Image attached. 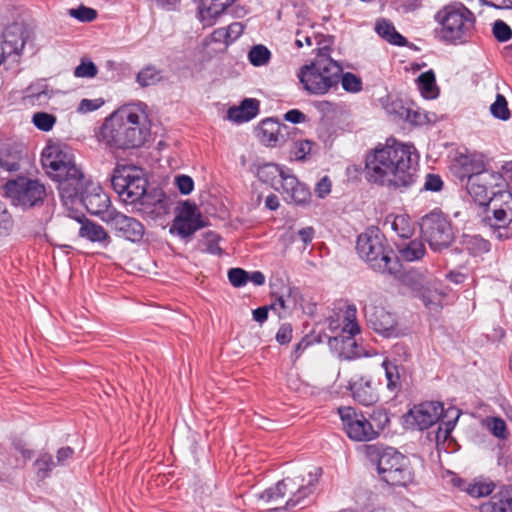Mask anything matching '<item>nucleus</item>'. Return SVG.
<instances>
[{"mask_svg":"<svg viewBox=\"0 0 512 512\" xmlns=\"http://www.w3.org/2000/svg\"><path fill=\"white\" fill-rule=\"evenodd\" d=\"M418 154L412 144L393 140L365 156L364 175L369 184L403 191L418 179Z\"/></svg>","mask_w":512,"mask_h":512,"instance_id":"obj_1","label":"nucleus"},{"mask_svg":"<svg viewBox=\"0 0 512 512\" xmlns=\"http://www.w3.org/2000/svg\"><path fill=\"white\" fill-rule=\"evenodd\" d=\"M149 134L146 105L131 103L114 111L103 123L101 139L111 148L129 149L141 146Z\"/></svg>","mask_w":512,"mask_h":512,"instance_id":"obj_2","label":"nucleus"},{"mask_svg":"<svg viewBox=\"0 0 512 512\" xmlns=\"http://www.w3.org/2000/svg\"><path fill=\"white\" fill-rule=\"evenodd\" d=\"M341 74V63L331 57L328 46H323L310 63L298 69L297 78L307 94L323 96L338 89Z\"/></svg>","mask_w":512,"mask_h":512,"instance_id":"obj_3","label":"nucleus"},{"mask_svg":"<svg viewBox=\"0 0 512 512\" xmlns=\"http://www.w3.org/2000/svg\"><path fill=\"white\" fill-rule=\"evenodd\" d=\"M320 475L321 469L313 467L306 475L286 477L259 493L258 501L273 510L296 507L314 492Z\"/></svg>","mask_w":512,"mask_h":512,"instance_id":"obj_4","label":"nucleus"},{"mask_svg":"<svg viewBox=\"0 0 512 512\" xmlns=\"http://www.w3.org/2000/svg\"><path fill=\"white\" fill-rule=\"evenodd\" d=\"M251 171L262 183L280 192L288 203L301 205L310 199L309 189L289 168L275 163H257L252 165Z\"/></svg>","mask_w":512,"mask_h":512,"instance_id":"obj_5","label":"nucleus"},{"mask_svg":"<svg viewBox=\"0 0 512 512\" xmlns=\"http://www.w3.org/2000/svg\"><path fill=\"white\" fill-rule=\"evenodd\" d=\"M368 455L376 465L379 478L391 486L405 487L414 480V472L407 456L393 447H368Z\"/></svg>","mask_w":512,"mask_h":512,"instance_id":"obj_6","label":"nucleus"},{"mask_svg":"<svg viewBox=\"0 0 512 512\" xmlns=\"http://www.w3.org/2000/svg\"><path fill=\"white\" fill-rule=\"evenodd\" d=\"M437 23L436 37L446 43H456L467 38L474 27V15L461 3L442 7L434 15Z\"/></svg>","mask_w":512,"mask_h":512,"instance_id":"obj_7","label":"nucleus"},{"mask_svg":"<svg viewBox=\"0 0 512 512\" xmlns=\"http://www.w3.org/2000/svg\"><path fill=\"white\" fill-rule=\"evenodd\" d=\"M356 250L359 257L374 271L394 274L398 269V263L392 257L393 252L378 229H370L360 234Z\"/></svg>","mask_w":512,"mask_h":512,"instance_id":"obj_8","label":"nucleus"},{"mask_svg":"<svg viewBox=\"0 0 512 512\" xmlns=\"http://www.w3.org/2000/svg\"><path fill=\"white\" fill-rule=\"evenodd\" d=\"M356 314V308L348 306L342 314H336L327 318L328 330L333 334L329 338V344L337 346L341 343V353L346 355V357L360 355L355 350L356 341L354 336L360 332Z\"/></svg>","mask_w":512,"mask_h":512,"instance_id":"obj_9","label":"nucleus"},{"mask_svg":"<svg viewBox=\"0 0 512 512\" xmlns=\"http://www.w3.org/2000/svg\"><path fill=\"white\" fill-rule=\"evenodd\" d=\"M466 189L476 203L484 206L493 202L494 208L503 205L502 194L510 193L505 190V178L493 170L473 176L466 182Z\"/></svg>","mask_w":512,"mask_h":512,"instance_id":"obj_10","label":"nucleus"},{"mask_svg":"<svg viewBox=\"0 0 512 512\" xmlns=\"http://www.w3.org/2000/svg\"><path fill=\"white\" fill-rule=\"evenodd\" d=\"M119 197L127 203H135L146 193L147 181L142 169L133 165H117L111 178Z\"/></svg>","mask_w":512,"mask_h":512,"instance_id":"obj_11","label":"nucleus"},{"mask_svg":"<svg viewBox=\"0 0 512 512\" xmlns=\"http://www.w3.org/2000/svg\"><path fill=\"white\" fill-rule=\"evenodd\" d=\"M338 414L343 424V428L351 440L366 442L371 441L379 435L388 422L386 414H381L384 418L382 425L376 427L363 415L353 407H340Z\"/></svg>","mask_w":512,"mask_h":512,"instance_id":"obj_12","label":"nucleus"},{"mask_svg":"<svg viewBox=\"0 0 512 512\" xmlns=\"http://www.w3.org/2000/svg\"><path fill=\"white\" fill-rule=\"evenodd\" d=\"M422 235L434 251L447 248L454 240V232L450 222L439 211H433L420 222Z\"/></svg>","mask_w":512,"mask_h":512,"instance_id":"obj_13","label":"nucleus"},{"mask_svg":"<svg viewBox=\"0 0 512 512\" xmlns=\"http://www.w3.org/2000/svg\"><path fill=\"white\" fill-rule=\"evenodd\" d=\"M46 190L38 180L19 177L8 181L5 185V194L15 205L32 207L42 201Z\"/></svg>","mask_w":512,"mask_h":512,"instance_id":"obj_14","label":"nucleus"},{"mask_svg":"<svg viewBox=\"0 0 512 512\" xmlns=\"http://www.w3.org/2000/svg\"><path fill=\"white\" fill-rule=\"evenodd\" d=\"M205 223L195 204L184 202L175 216L169 232L183 240L189 239L196 231L203 228Z\"/></svg>","mask_w":512,"mask_h":512,"instance_id":"obj_15","label":"nucleus"},{"mask_svg":"<svg viewBox=\"0 0 512 512\" xmlns=\"http://www.w3.org/2000/svg\"><path fill=\"white\" fill-rule=\"evenodd\" d=\"M41 162L52 179L61 177L62 173L76 165L69 149L54 143L48 144L43 149Z\"/></svg>","mask_w":512,"mask_h":512,"instance_id":"obj_16","label":"nucleus"},{"mask_svg":"<svg viewBox=\"0 0 512 512\" xmlns=\"http://www.w3.org/2000/svg\"><path fill=\"white\" fill-rule=\"evenodd\" d=\"M444 408L440 402L428 401L415 405L404 416L407 427L424 430L434 425L443 415Z\"/></svg>","mask_w":512,"mask_h":512,"instance_id":"obj_17","label":"nucleus"},{"mask_svg":"<svg viewBox=\"0 0 512 512\" xmlns=\"http://www.w3.org/2000/svg\"><path fill=\"white\" fill-rule=\"evenodd\" d=\"M365 315L371 328L386 338H397L404 334L396 316L383 307L367 306Z\"/></svg>","mask_w":512,"mask_h":512,"instance_id":"obj_18","label":"nucleus"},{"mask_svg":"<svg viewBox=\"0 0 512 512\" xmlns=\"http://www.w3.org/2000/svg\"><path fill=\"white\" fill-rule=\"evenodd\" d=\"M53 180L58 182V190L65 203H73L75 199L81 198L86 191L83 173L76 165L62 173L61 177H56Z\"/></svg>","mask_w":512,"mask_h":512,"instance_id":"obj_19","label":"nucleus"},{"mask_svg":"<svg viewBox=\"0 0 512 512\" xmlns=\"http://www.w3.org/2000/svg\"><path fill=\"white\" fill-rule=\"evenodd\" d=\"M31 37L30 30L21 23L6 27L1 42V50L6 56H21L26 43Z\"/></svg>","mask_w":512,"mask_h":512,"instance_id":"obj_20","label":"nucleus"},{"mask_svg":"<svg viewBox=\"0 0 512 512\" xmlns=\"http://www.w3.org/2000/svg\"><path fill=\"white\" fill-rule=\"evenodd\" d=\"M105 221L110 223L121 236L132 242L140 241L144 235V226L141 222L120 212L112 211Z\"/></svg>","mask_w":512,"mask_h":512,"instance_id":"obj_21","label":"nucleus"},{"mask_svg":"<svg viewBox=\"0 0 512 512\" xmlns=\"http://www.w3.org/2000/svg\"><path fill=\"white\" fill-rule=\"evenodd\" d=\"M503 205L493 209V218L496 228L493 235L498 240L512 238V193L502 194Z\"/></svg>","mask_w":512,"mask_h":512,"instance_id":"obj_22","label":"nucleus"},{"mask_svg":"<svg viewBox=\"0 0 512 512\" xmlns=\"http://www.w3.org/2000/svg\"><path fill=\"white\" fill-rule=\"evenodd\" d=\"M80 201L86 207L88 212L94 215H101L103 220H105V218L108 217V214L113 211L109 208V196L99 185L92 184L90 186V190L86 189L80 198Z\"/></svg>","mask_w":512,"mask_h":512,"instance_id":"obj_23","label":"nucleus"},{"mask_svg":"<svg viewBox=\"0 0 512 512\" xmlns=\"http://www.w3.org/2000/svg\"><path fill=\"white\" fill-rule=\"evenodd\" d=\"M353 398L360 404L370 406L379 400L378 388L372 379L355 376L349 383Z\"/></svg>","mask_w":512,"mask_h":512,"instance_id":"obj_24","label":"nucleus"},{"mask_svg":"<svg viewBox=\"0 0 512 512\" xmlns=\"http://www.w3.org/2000/svg\"><path fill=\"white\" fill-rule=\"evenodd\" d=\"M451 483L454 487H457L474 498L488 496L495 488V484L492 480L483 477L466 480L456 475H452Z\"/></svg>","mask_w":512,"mask_h":512,"instance_id":"obj_25","label":"nucleus"},{"mask_svg":"<svg viewBox=\"0 0 512 512\" xmlns=\"http://www.w3.org/2000/svg\"><path fill=\"white\" fill-rule=\"evenodd\" d=\"M272 296L274 300L270 304V309L274 311L279 318L288 317L299 304L298 291L289 287L283 289L280 294H273Z\"/></svg>","mask_w":512,"mask_h":512,"instance_id":"obj_26","label":"nucleus"},{"mask_svg":"<svg viewBox=\"0 0 512 512\" xmlns=\"http://www.w3.org/2000/svg\"><path fill=\"white\" fill-rule=\"evenodd\" d=\"M458 176L461 180H470L475 175L490 171L486 168L484 157L480 154L462 155L458 159Z\"/></svg>","mask_w":512,"mask_h":512,"instance_id":"obj_27","label":"nucleus"},{"mask_svg":"<svg viewBox=\"0 0 512 512\" xmlns=\"http://www.w3.org/2000/svg\"><path fill=\"white\" fill-rule=\"evenodd\" d=\"M54 94L45 80L32 82L24 91V101L29 105H46Z\"/></svg>","mask_w":512,"mask_h":512,"instance_id":"obj_28","label":"nucleus"},{"mask_svg":"<svg viewBox=\"0 0 512 512\" xmlns=\"http://www.w3.org/2000/svg\"><path fill=\"white\" fill-rule=\"evenodd\" d=\"M235 0H200L199 16L204 26H212Z\"/></svg>","mask_w":512,"mask_h":512,"instance_id":"obj_29","label":"nucleus"},{"mask_svg":"<svg viewBox=\"0 0 512 512\" xmlns=\"http://www.w3.org/2000/svg\"><path fill=\"white\" fill-rule=\"evenodd\" d=\"M259 110V102L255 99H245L240 106L228 109L227 118L236 123H243L253 119Z\"/></svg>","mask_w":512,"mask_h":512,"instance_id":"obj_30","label":"nucleus"},{"mask_svg":"<svg viewBox=\"0 0 512 512\" xmlns=\"http://www.w3.org/2000/svg\"><path fill=\"white\" fill-rule=\"evenodd\" d=\"M433 276L426 270L411 269L402 275V283L418 296L427 285H432Z\"/></svg>","mask_w":512,"mask_h":512,"instance_id":"obj_31","label":"nucleus"},{"mask_svg":"<svg viewBox=\"0 0 512 512\" xmlns=\"http://www.w3.org/2000/svg\"><path fill=\"white\" fill-rule=\"evenodd\" d=\"M479 512H512V495L507 490L499 491L479 506Z\"/></svg>","mask_w":512,"mask_h":512,"instance_id":"obj_32","label":"nucleus"},{"mask_svg":"<svg viewBox=\"0 0 512 512\" xmlns=\"http://www.w3.org/2000/svg\"><path fill=\"white\" fill-rule=\"evenodd\" d=\"M377 34L393 45L404 46L407 40L396 31L392 22L387 19H379L375 25Z\"/></svg>","mask_w":512,"mask_h":512,"instance_id":"obj_33","label":"nucleus"},{"mask_svg":"<svg viewBox=\"0 0 512 512\" xmlns=\"http://www.w3.org/2000/svg\"><path fill=\"white\" fill-rule=\"evenodd\" d=\"M399 256L405 261H416L425 254V246L421 240L404 241L397 244Z\"/></svg>","mask_w":512,"mask_h":512,"instance_id":"obj_34","label":"nucleus"},{"mask_svg":"<svg viewBox=\"0 0 512 512\" xmlns=\"http://www.w3.org/2000/svg\"><path fill=\"white\" fill-rule=\"evenodd\" d=\"M481 425L500 441H506L510 436L506 422L500 417L487 416L482 419Z\"/></svg>","mask_w":512,"mask_h":512,"instance_id":"obj_35","label":"nucleus"},{"mask_svg":"<svg viewBox=\"0 0 512 512\" xmlns=\"http://www.w3.org/2000/svg\"><path fill=\"white\" fill-rule=\"evenodd\" d=\"M79 236L82 238H86L91 242L97 243H103L109 239L107 232L101 225H98L89 220L81 222Z\"/></svg>","mask_w":512,"mask_h":512,"instance_id":"obj_36","label":"nucleus"},{"mask_svg":"<svg viewBox=\"0 0 512 512\" xmlns=\"http://www.w3.org/2000/svg\"><path fill=\"white\" fill-rule=\"evenodd\" d=\"M462 246L473 256H481L490 251V243L479 235H464Z\"/></svg>","mask_w":512,"mask_h":512,"instance_id":"obj_37","label":"nucleus"},{"mask_svg":"<svg viewBox=\"0 0 512 512\" xmlns=\"http://www.w3.org/2000/svg\"><path fill=\"white\" fill-rule=\"evenodd\" d=\"M418 88L426 99H435L438 96V87L436 85L435 74L432 70L419 75Z\"/></svg>","mask_w":512,"mask_h":512,"instance_id":"obj_38","label":"nucleus"},{"mask_svg":"<svg viewBox=\"0 0 512 512\" xmlns=\"http://www.w3.org/2000/svg\"><path fill=\"white\" fill-rule=\"evenodd\" d=\"M316 33L313 30V24L310 21H307L301 24V27L298 28L295 32V41L294 44L298 49L304 47H312L314 40H317Z\"/></svg>","mask_w":512,"mask_h":512,"instance_id":"obj_39","label":"nucleus"},{"mask_svg":"<svg viewBox=\"0 0 512 512\" xmlns=\"http://www.w3.org/2000/svg\"><path fill=\"white\" fill-rule=\"evenodd\" d=\"M382 367L385 371L387 389L391 392H395L400 389L401 381L398 365L388 359H385L382 362Z\"/></svg>","mask_w":512,"mask_h":512,"instance_id":"obj_40","label":"nucleus"},{"mask_svg":"<svg viewBox=\"0 0 512 512\" xmlns=\"http://www.w3.org/2000/svg\"><path fill=\"white\" fill-rule=\"evenodd\" d=\"M418 297H420L425 306L430 309L440 305L442 294L437 288V282L434 278H432V285H427Z\"/></svg>","mask_w":512,"mask_h":512,"instance_id":"obj_41","label":"nucleus"},{"mask_svg":"<svg viewBox=\"0 0 512 512\" xmlns=\"http://www.w3.org/2000/svg\"><path fill=\"white\" fill-rule=\"evenodd\" d=\"M20 151L4 148L0 150V168L5 171H17L19 169Z\"/></svg>","mask_w":512,"mask_h":512,"instance_id":"obj_42","label":"nucleus"},{"mask_svg":"<svg viewBox=\"0 0 512 512\" xmlns=\"http://www.w3.org/2000/svg\"><path fill=\"white\" fill-rule=\"evenodd\" d=\"M248 59L255 67L265 66L271 59V52L266 46L258 44L250 49Z\"/></svg>","mask_w":512,"mask_h":512,"instance_id":"obj_43","label":"nucleus"},{"mask_svg":"<svg viewBox=\"0 0 512 512\" xmlns=\"http://www.w3.org/2000/svg\"><path fill=\"white\" fill-rule=\"evenodd\" d=\"M279 125L272 119H266L261 122L259 132L261 134V141L272 145L278 141Z\"/></svg>","mask_w":512,"mask_h":512,"instance_id":"obj_44","label":"nucleus"},{"mask_svg":"<svg viewBox=\"0 0 512 512\" xmlns=\"http://www.w3.org/2000/svg\"><path fill=\"white\" fill-rule=\"evenodd\" d=\"M244 30V26L240 22H234L226 28L218 29L214 32L215 38L220 40L221 38L228 44L235 41Z\"/></svg>","mask_w":512,"mask_h":512,"instance_id":"obj_45","label":"nucleus"},{"mask_svg":"<svg viewBox=\"0 0 512 512\" xmlns=\"http://www.w3.org/2000/svg\"><path fill=\"white\" fill-rule=\"evenodd\" d=\"M490 112L493 117L502 121H507L511 117L507 100L502 94H497L495 101L490 106Z\"/></svg>","mask_w":512,"mask_h":512,"instance_id":"obj_46","label":"nucleus"},{"mask_svg":"<svg viewBox=\"0 0 512 512\" xmlns=\"http://www.w3.org/2000/svg\"><path fill=\"white\" fill-rule=\"evenodd\" d=\"M56 117L47 112H36L32 116V123L41 131H51L56 124Z\"/></svg>","mask_w":512,"mask_h":512,"instance_id":"obj_47","label":"nucleus"},{"mask_svg":"<svg viewBox=\"0 0 512 512\" xmlns=\"http://www.w3.org/2000/svg\"><path fill=\"white\" fill-rule=\"evenodd\" d=\"M447 413L453 414L454 418H453V420H448V421L442 423L438 427L437 432H436V441L437 442H440V441L445 442L448 439L451 432L455 428L458 418L460 416L459 411L455 410V409L448 410Z\"/></svg>","mask_w":512,"mask_h":512,"instance_id":"obj_48","label":"nucleus"},{"mask_svg":"<svg viewBox=\"0 0 512 512\" xmlns=\"http://www.w3.org/2000/svg\"><path fill=\"white\" fill-rule=\"evenodd\" d=\"M342 88L349 93H358L362 90V80L357 75L342 71L340 76Z\"/></svg>","mask_w":512,"mask_h":512,"instance_id":"obj_49","label":"nucleus"},{"mask_svg":"<svg viewBox=\"0 0 512 512\" xmlns=\"http://www.w3.org/2000/svg\"><path fill=\"white\" fill-rule=\"evenodd\" d=\"M392 229L403 239H407L413 234V227L408 218L404 215H399L394 218Z\"/></svg>","mask_w":512,"mask_h":512,"instance_id":"obj_50","label":"nucleus"},{"mask_svg":"<svg viewBox=\"0 0 512 512\" xmlns=\"http://www.w3.org/2000/svg\"><path fill=\"white\" fill-rule=\"evenodd\" d=\"M159 80L158 71L152 67L148 66L142 69L136 77L137 83L142 86H150L155 84Z\"/></svg>","mask_w":512,"mask_h":512,"instance_id":"obj_51","label":"nucleus"},{"mask_svg":"<svg viewBox=\"0 0 512 512\" xmlns=\"http://www.w3.org/2000/svg\"><path fill=\"white\" fill-rule=\"evenodd\" d=\"M13 228V218L5 203L0 200V236H8Z\"/></svg>","mask_w":512,"mask_h":512,"instance_id":"obj_52","label":"nucleus"},{"mask_svg":"<svg viewBox=\"0 0 512 512\" xmlns=\"http://www.w3.org/2000/svg\"><path fill=\"white\" fill-rule=\"evenodd\" d=\"M68 14L81 22H91L97 17L96 10L84 5H81L75 9H69Z\"/></svg>","mask_w":512,"mask_h":512,"instance_id":"obj_53","label":"nucleus"},{"mask_svg":"<svg viewBox=\"0 0 512 512\" xmlns=\"http://www.w3.org/2000/svg\"><path fill=\"white\" fill-rule=\"evenodd\" d=\"M98 69L90 60H82L75 68L74 75L78 78H93L97 75Z\"/></svg>","mask_w":512,"mask_h":512,"instance_id":"obj_54","label":"nucleus"},{"mask_svg":"<svg viewBox=\"0 0 512 512\" xmlns=\"http://www.w3.org/2000/svg\"><path fill=\"white\" fill-rule=\"evenodd\" d=\"M313 143L309 140H299L293 143L291 154L296 160H303L312 150Z\"/></svg>","mask_w":512,"mask_h":512,"instance_id":"obj_55","label":"nucleus"},{"mask_svg":"<svg viewBox=\"0 0 512 512\" xmlns=\"http://www.w3.org/2000/svg\"><path fill=\"white\" fill-rule=\"evenodd\" d=\"M403 120L414 125H425L430 122L428 115L424 111L414 109L410 106Z\"/></svg>","mask_w":512,"mask_h":512,"instance_id":"obj_56","label":"nucleus"},{"mask_svg":"<svg viewBox=\"0 0 512 512\" xmlns=\"http://www.w3.org/2000/svg\"><path fill=\"white\" fill-rule=\"evenodd\" d=\"M408 108L409 106L404 105L403 101L400 99L388 98V101L385 104L386 112L395 115L400 119H404Z\"/></svg>","mask_w":512,"mask_h":512,"instance_id":"obj_57","label":"nucleus"},{"mask_svg":"<svg viewBox=\"0 0 512 512\" xmlns=\"http://www.w3.org/2000/svg\"><path fill=\"white\" fill-rule=\"evenodd\" d=\"M228 279L232 286L242 287L248 282V272L241 268H231L228 271Z\"/></svg>","mask_w":512,"mask_h":512,"instance_id":"obj_58","label":"nucleus"},{"mask_svg":"<svg viewBox=\"0 0 512 512\" xmlns=\"http://www.w3.org/2000/svg\"><path fill=\"white\" fill-rule=\"evenodd\" d=\"M493 34L498 41L505 42L512 37V30L505 22L497 20L493 25Z\"/></svg>","mask_w":512,"mask_h":512,"instance_id":"obj_59","label":"nucleus"},{"mask_svg":"<svg viewBox=\"0 0 512 512\" xmlns=\"http://www.w3.org/2000/svg\"><path fill=\"white\" fill-rule=\"evenodd\" d=\"M175 185L183 195H188L193 191L194 182L190 176L179 175L175 178Z\"/></svg>","mask_w":512,"mask_h":512,"instance_id":"obj_60","label":"nucleus"},{"mask_svg":"<svg viewBox=\"0 0 512 512\" xmlns=\"http://www.w3.org/2000/svg\"><path fill=\"white\" fill-rule=\"evenodd\" d=\"M104 104L101 98L82 99L78 105L77 111L80 113H89L99 109Z\"/></svg>","mask_w":512,"mask_h":512,"instance_id":"obj_61","label":"nucleus"},{"mask_svg":"<svg viewBox=\"0 0 512 512\" xmlns=\"http://www.w3.org/2000/svg\"><path fill=\"white\" fill-rule=\"evenodd\" d=\"M219 236L214 232H207L205 234L206 249L209 253L214 255H220L222 253L221 248L218 245Z\"/></svg>","mask_w":512,"mask_h":512,"instance_id":"obj_62","label":"nucleus"},{"mask_svg":"<svg viewBox=\"0 0 512 512\" xmlns=\"http://www.w3.org/2000/svg\"><path fill=\"white\" fill-rule=\"evenodd\" d=\"M443 181L440 176L428 174L425 178L423 188L427 191L438 192L442 189Z\"/></svg>","mask_w":512,"mask_h":512,"instance_id":"obj_63","label":"nucleus"},{"mask_svg":"<svg viewBox=\"0 0 512 512\" xmlns=\"http://www.w3.org/2000/svg\"><path fill=\"white\" fill-rule=\"evenodd\" d=\"M331 187V180L327 176H324L316 184L315 194L319 198H325L331 192Z\"/></svg>","mask_w":512,"mask_h":512,"instance_id":"obj_64","label":"nucleus"}]
</instances>
